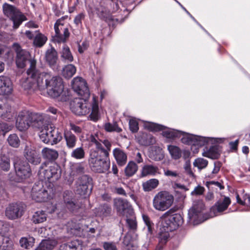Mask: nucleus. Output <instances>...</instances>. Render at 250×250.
Wrapping results in <instances>:
<instances>
[{
  "label": "nucleus",
  "instance_id": "f257e3e1",
  "mask_svg": "<svg viewBox=\"0 0 250 250\" xmlns=\"http://www.w3.org/2000/svg\"><path fill=\"white\" fill-rule=\"evenodd\" d=\"M89 145L95 146L90 151L88 164L92 171L99 173H104L110 168L109 159L111 143L108 140L102 141L97 135H91L88 138Z\"/></svg>",
  "mask_w": 250,
  "mask_h": 250
},
{
  "label": "nucleus",
  "instance_id": "f03ea898",
  "mask_svg": "<svg viewBox=\"0 0 250 250\" xmlns=\"http://www.w3.org/2000/svg\"><path fill=\"white\" fill-rule=\"evenodd\" d=\"M71 109L77 115H85L90 113V118L94 121L99 118V106L96 98L93 97L91 105H89L85 100L76 99L71 103Z\"/></svg>",
  "mask_w": 250,
  "mask_h": 250
},
{
  "label": "nucleus",
  "instance_id": "7ed1b4c3",
  "mask_svg": "<svg viewBox=\"0 0 250 250\" xmlns=\"http://www.w3.org/2000/svg\"><path fill=\"white\" fill-rule=\"evenodd\" d=\"M46 115L32 113L28 110L20 111L16 119V126L20 131L27 129L30 125L40 128L38 124L42 123Z\"/></svg>",
  "mask_w": 250,
  "mask_h": 250
},
{
  "label": "nucleus",
  "instance_id": "20e7f679",
  "mask_svg": "<svg viewBox=\"0 0 250 250\" xmlns=\"http://www.w3.org/2000/svg\"><path fill=\"white\" fill-rule=\"evenodd\" d=\"M176 208H172L160 217L161 227L163 230L172 231L177 229L183 223V219L179 213H175Z\"/></svg>",
  "mask_w": 250,
  "mask_h": 250
},
{
  "label": "nucleus",
  "instance_id": "39448f33",
  "mask_svg": "<svg viewBox=\"0 0 250 250\" xmlns=\"http://www.w3.org/2000/svg\"><path fill=\"white\" fill-rule=\"evenodd\" d=\"M44 119L42 123H40V131L39 135L40 140L45 144L51 145L57 144L62 139V133L59 129L50 124L44 125Z\"/></svg>",
  "mask_w": 250,
  "mask_h": 250
},
{
  "label": "nucleus",
  "instance_id": "423d86ee",
  "mask_svg": "<svg viewBox=\"0 0 250 250\" xmlns=\"http://www.w3.org/2000/svg\"><path fill=\"white\" fill-rule=\"evenodd\" d=\"M14 166L15 175L11 173L9 174V179L11 181L21 182L31 175L28 163L18 157L14 158Z\"/></svg>",
  "mask_w": 250,
  "mask_h": 250
},
{
  "label": "nucleus",
  "instance_id": "0eeeda50",
  "mask_svg": "<svg viewBox=\"0 0 250 250\" xmlns=\"http://www.w3.org/2000/svg\"><path fill=\"white\" fill-rule=\"evenodd\" d=\"M30 67L27 70L28 76L33 78L36 82L37 86L41 90L47 88V85L49 80L50 72H41L36 69V61L34 60H30Z\"/></svg>",
  "mask_w": 250,
  "mask_h": 250
},
{
  "label": "nucleus",
  "instance_id": "6e6552de",
  "mask_svg": "<svg viewBox=\"0 0 250 250\" xmlns=\"http://www.w3.org/2000/svg\"><path fill=\"white\" fill-rule=\"evenodd\" d=\"M174 202V197L167 191H162L156 194L153 198L152 205L158 211H164L169 208Z\"/></svg>",
  "mask_w": 250,
  "mask_h": 250
},
{
  "label": "nucleus",
  "instance_id": "1a4fd4ad",
  "mask_svg": "<svg viewBox=\"0 0 250 250\" xmlns=\"http://www.w3.org/2000/svg\"><path fill=\"white\" fill-rule=\"evenodd\" d=\"M2 10L4 15L13 21L14 29H17L26 20V17L14 5L5 2L2 5Z\"/></svg>",
  "mask_w": 250,
  "mask_h": 250
},
{
  "label": "nucleus",
  "instance_id": "9d476101",
  "mask_svg": "<svg viewBox=\"0 0 250 250\" xmlns=\"http://www.w3.org/2000/svg\"><path fill=\"white\" fill-rule=\"evenodd\" d=\"M53 195V189L49 187H44L41 182L34 184L31 193L32 198L38 202H45Z\"/></svg>",
  "mask_w": 250,
  "mask_h": 250
},
{
  "label": "nucleus",
  "instance_id": "9b49d317",
  "mask_svg": "<svg viewBox=\"0 0 250 250\" xmlns=\"http://www.w3.org/2000/svg\"><path fill=\"white\" fill-rule=\"evenodd\" d=\"M45 163L42 164L38 172V175L42 180H48L50 182L58 180L61 176V170L60 167L56 164H53L46 169H44Z\"/></svg>",
  "mask_w": 250,
  "mask_h": 250
},
{
  "label": "nucleus",
  "instance_id": "f8f14e48",
  "mask_svg": "<svg viewBox=\"0 0 250 250\" xmlns=\"http://www.w3.org/2000/svg\"><path fill=\"white\" fill-rule=\"evenodd\" d=\"M92 178L88 175L80 176L75 183L76 193L85 198L89 196L92 189Z\"/></svg>",
  "mask_w": 250,
  "mask_h": 250
},
{
  "label": "nucleus",
  "instance_id": "ddd939ff",
  "mask_svg": "<svg viewBox=\"0 0 250 250\" xmlns=\"http://www.w3.org/2000/svg\"><path fill=\"white\" fill-rule=\"evenodd\" d=\"M63 88L61 78L52 75L51 73L46 89L47 90L48 94L53 98H57L62 93Z\"/></svg>",
  "mask_w": 250,
  "mask_h": 250
},
{
  "label": "nucleus",
  "instance_id": "4468645a",
  "mask_svg": "<svg viewBox=\"0 0 250 250\" xmlns=\"http://www.w3.org/2000/svg\"><path fill=\"white\" fill-rule=\"evenodd\" d=\"M25 210L24 205L21 202L9 204L5 208L4 214L9 220H14L21 218Z\"/></svg>",
  "mask_w": 250,
  "mask_h": 250
},
{
  "label": "nucleus",
  "instance_id": "2eb2a0df",
  "mask_svg": "<svg viewBox=\"0 0 250 250\" xmlns=\"http://www.w3.org/2000/svg\"><path fill=\"white\" fill-rule=\"evenodd\" d=\"M65 18L63 17L58 19L54 24L55 34L52 37V40L54 42H65L69 37L70 33L68 29L65 27L63 23L62 22Z\"/></svg>",
  "mask_w": 250,
  "mask_h": 250
},
{
  "label": "nucleus",
  "instance_id": "dca6fc26",
  "mask_svg": "<svg viewBox=\"0 0 250 250\" xmlns=\"http://www.w3.org/2000/svg\"><path fill=\"white\" fill-rule=\"evenodd\" d=\"M205 209V205L203 201L197 200L194 202L192 207L188 211V217L193 223L201 222L202 218L203 211Z\"/></svg>",
  "mask_w": 250,
  "mask_h": 250
},
{
  "label": "nucleus",
  "instance_id": "f3484780",
  "mask_svg": "<svg viewBox=\"0 0 250 250\" xmlns=\"http://www.w3.org/2000/svg\"><path fill=\"white\" fill-rule=\"evenodd\" d=\"M72 87L83 98L89 97L90 92L85 81L81 77H76L71 82Z\"/></svg>",
  "mask_w": 250,
  "mask_h": 250
},
{
  "label": "nucleus",
  "instance_id": "a211bd4d",
  "mask_svg": "<svg viewBox=\"0 0 250 250\" xmlns=\"http://www.w3.org/2000/svg\"><path fill=\"white\" fill-rule=\"evenodd\" d=\"M14 47L17 53L16 63L17 67L21 68H24L29 60V53L28 51L22 49L18 43H14Z\"/></svg>",
  "mask_w": 250,
  "mask_h": 250
},
{
  "label": "nucleus",
  "instance_id": "6ab92c4d",
  "mask_svg": "<svg viewBox=\"0 0 250 250\" xmlns=\"http://www.w3.org/2000/svg\"><path fill=\"white\" fill-rule=\"evenodd\" d=\"M182 136H183L181 139L182 142L189 145L202 146L206 145L208 142V140L206 138L187 134L185 132H184V134Z\"/></svg>",
  "mask_w": 250,
  "mask_h": 250
},
{
  "label": "nucleus",
  "instance_id": "aec40b11",
  "mask_svg": "<svg viewBox=\"0 0 250 250\" xmlns=\"http://www.w3.org/2000/svg\"><path fill=\"white\" fill-rule=\"evenodd\" d=\"M231 203V200L229 197L222 196L211 208L210 211L215 215L226 210Z\"/></svg>",
  "mask_w": 250,
  "mask_h": 250
},
{
  "label": "nucleus",
  "instance_id": "412c9836",
  "mask_svg": "<svg viewBox=\"0 0 250 250\" xmlns=\"http://www.w3.org/2000/svg\"><path fill=\"white\" fill-rule=\"evenodd\" d=\"M63 201L66 208L71 212L76 211L80 206L74 198L73 193L69 190L65 191L63 194Z\"/></svg>",
  "mask_w": 250,
  "mask_h": 250
},
{
  "label": "nucleus",
  "instance_id": "4be33fe9",
  "mask_svg": "<svg viewBox=\"0 0 250 250\" xmlns=\"http://www.w3.org/2000/svg\"><path fill=\"white\" fill-rule=\"evenodd\" d=\"M113 205L117 212L122 215H125V212H132L131 206L126 200L120 198L114 199Z\"/></svg>",
  "mask_w": 250,
  "mask_h": 250
},
{
  "label": "nucleus",
  "instance_id": "5701e85b",
  "mask_svg": "<svg viewBox=\"0 0 250 250\" xmlns=\"http://www.w3.org/2000/svg\"><path fill=\"white\" fill-rule=\"evenodd\" d=\"M24 155L28 162L35 165L39 164L42 160L40 154L37 151L29 148L27 146L24 149Z\"/></svg>",
  "mask_w": 250,
  "mask_h": 250
},
{
  "label": "nucleus",
  "instance_id": "b1692460",
  "mask_svg": "<svg viewBox=\"0 0 250 250\" xmlns=\"http://www.w3.org/2000/svg\"><path fill=\"white\" fill-rule=\"evenodd\" d=\"M13 90V84L10 79L5 76H0V95H8Z\"/></svg>",
  "mask_w": 250,
  "mask_h": 250
},
{
  "label": "nucleus",
  "instance_id": "393cba45",
  "mask_svg": "<svg viewBox=\"0 0 250 250\" xmlns=\"http://www.w3.org/2000/svg\"><path fill=\"white\" fill-rule=\"evenodd\" d=\"M58 53L53 47L48 49L45 53V60L49 66L53 69L58 68Z\"/></svg>",
  "mask_w": 250,
  "mask_h": 250
},
{
  "label": "nucleus",
  "instance_id": "a878e982",
  "mask_svg": "<svg viewBox=\"0 0 250 250\" xmlns=\"http://www.w3.org/2000/svg\"><path fill=\"white\" fill-rule=\"evenodd\" d=\"M113 155L119 166L123 167L126 164L127 156L124 150L119 148H115L113 150Z\"/></svg>",
  "mask_w": 250,
  "mask_h": 250
},
{
  "label": "nucleus",
  "instance_id": "bb28decb",
  "mask_svg": "<svg viewBox=\"0 0 250 250\" xmlns=\"http://www.w3.org/2000/svg\"><path fill=\"white\" fill-rule=\"evenodd\" d=\"M112 209L111 206L107 204L101 205L95 210L96 216L102 219L110 217L112 215Z\"/></svg>",
  "mask_w": 250,
  "mask_h": 250
},
{
  "label": "nucleus",
  "instance_id": "cd10ccee",
  "mask_svg": "<svg viewBox=\"0 0 250 250\" xmlns=\"http://www.w3.org/2000/svg\"><path fill=\"white\" fill-rule=\"evenodd\" d=\"M159 171V168L156 166L145 165L141 169L140 177H145L148 175L155 176L160 173Z\"/></svg>",
  "mask_w": 250,
  "mask_h": 250
},
{
  "label": "nucleus",
  "instance_id": "c85d7f7f",
  "mask_svg": "<svg viewBox=\"0 0 250 250\" xmlns=\"http://www.w3.org/2000/svg\"><path fill=\"white\" fill-rule=\"evenodd\" d=\"M64 138L66 147L69 150L73 149L78 141L77 137L70 131H66L64 133Z\"/></svg>",
  "mask_w": 250,
  "mask_h": 250
},
{
  "label": "nucleus",
  "instance_id": "c756f323",
  "mask_svg": "<svg viewBox=\"0 0 250 250\" xmlns=\"http://www.w3.org/2000/svg\"><path fill=\"white\" fill-rule=\"evenodd\" d=\"M0 117L5 120L12 119L13 115L11 112V108L8 104L0 99Z\"/></svg>",
  "mask_w": 250,
  "mask_h": 250
},
{
  "label": "nucleus",
  "instance_id": "7c9ffc66",
  "mask_svg": "<svg viewBox=\"0 0 250 250\" xmlns=\"http://www.w3.org/2000/svg\"><path fill=\"white\" fill-rule=\"evenodd\" d=\"M42 155L44 159L49 162L55 161L58 157V151L54 149L44 147L42 150Z\"/></svg>",
  "mask_w": 250,
  "mask_h": 250
},
{
  "label": "nucleus",
  "instance_id": "2f4dec72",
  "mask_svg": "<svg viewBox=\"0 0 250 250\" xmlns=\"http://www.w3.org/2000/svg\"><path fill=\"white\" fill-rule=\"evenodd\" d=\"M57 244L58 242L55 239H44L35 250H52Z\"/></svg>",
  "mask_w": 250,
  "mask_h": 250
},
{
  "label": "nucleus",
  "instance_id": "473e14b6",
  "mask_svg": "<svg viewBox=\"0 0 250 250\" xmlns=\"http://www.w3.org/2000/svg\"><path fill=\"white\" fill-rule=\"evenodd\" d=\"M33 80L35 81V79L30 76H29L28 78H22L20 80V85L25 90L31 89L34 90L37 85L36 83H35L33 82Z\"/></svg>",
  "mask_w": 250,
  "mask_h": 250
},
{
  "label": "nucleus",
  "instance_id": "72a5a7b5",
  "mask_svg": "<svg viewBox=\"0 0 250 250\" xmlns=\"http://www.w3.org/2000/svg\"><path fill=\"white\" fill-rule=\"evenodd\" d=\"M138 170V166L136 163L133 161H129L125 167L124 172L127 177H131L136 173Z\"/></svg>",
  "mask_w": 250,
  "mask_h": 250
},
{
  "label": "nucleus",
  "instance_id": "f704fd0d",
  "mask_svg": "<svg viewBox=\"0 0 250 250\" xmlns=\"http://www.w3.org/2000/svg\"><path fill=\"white\" fill-rule=\"evenodd\" d=\"M218 146H212L208 150L203 152V156L212 159H217L220 156Z\"/></svg>",
  "mask_w": 250,
  "mask_h": 250
},
{
  "label": "nucleus",
  "instance_id": "c9c22d12",
  "mask_svg": "<svg viewBox=\"0 0 250 250\" xmlns=\"http://www.w3.org/2000/svg\"><path fill=\"white\" fill-rule=\"evenodd\" d=\"M35 33L36 34L34 38L33 45L36 47H41L45 43L47 38L39 31H36Z\"/></svg>",
  "mask_w": 250,
  "mask_h": 250
},
{
  "label": "nucleus",
  "instance_id": "e433bc0d",
  "mask_svg": "<svg viewBox=\"0 0 250 250\" xmlns=\"http://www.w3.org/2000/svg\"><path fill=\"white\" fill-rule=\"evenodd\" d=\"M163 135L168 139H175L179 138L184 134L183 131L173 129H169L163 131Z\"/></svg>",
  "mask_w": 250,
  "mask_h": 250
},
{
  "label": "nucleus",
  "instance_id": "4c0bfd02",
  "mask_svg": "<svg viewBox=\"0 0 250 250\" xmlns=\"http://www.w3.org/2000/svg\"><path fill=\"white\" fill-rule=\"evenodd\" d=\"M47 214L45 211L39 210L35 212L32 217V221L35 224L42 223L46 220Z\"/></svg>",
  "mask_w": 250,
  "mask_h": 250
},
{
  "label": "nucleus",
  "instance_id": "58836bf2",
  "mask_svg": "<svg viewBox=\"0 0 250 250\" xmlns=\"http://www.w3.org/2000/svg\"><path fill=\"white\" fill-rule=\"evenodd\" d=\"M159 183L158 180L151 179L143 183V188L145 191H149L155 188L158 186Z\"/></svg>",
  "mask_w": 250,
  "mask_h": 250
},
{
  "label": "nucleus",
  "instance_id": "ea45409f",
  "mask_svg": "<svg viewBox=\"0 0 250 250\" xmlns=\"http://www.w3.org/2000/svg\"><path fill=\"white\" fill-rule=\"evenodd\" d=\"M76 67L71 64L65 65L62 69V75L66 79L71 78L76 73Z\"/></svg>",
  "mask_w": 250,
  "mask_h": 250
},
{
  "label": "nucleus",
  "instance_id": "a19ab883",
  "mask_svg": "<svg viewBox=\"0 0 250 250\" xmlns=\"http://www.w3.org/2000/svg\"><path fill=\"white\" fill-rule=\"evenodd\" d=\"M167 149L172 157L174 160H178L182 156V151L180 148L175 146L169 145Z\"/></svg>",
  "mask_w": 250,
  "mask_h": 250
},
{
  "label": "nucleus",
  "instance_id": "79ce46f5",
  "mask_svg": "<svg viewBox=\"0 0 250 250\" xmlns=\"http://www.w3.org/2000/svg\"><path fill=\"white\" fill-rule=\"evenodd\" d=\"M61 57L68 62H72L73 61V56L68 46L64 44L61 52Z\"/></svg>",
  "mask_w": 250,
  "mask_h": 250
},
{
  "label": "nucleus",
  "instance_id": "37998d69",
  "mask_svg": "<svg viewBox=\"0 0 250 250\" xmlns=\"http://www.w3.org/2000/svg\"><path fill=\"white\" fill-rule=\"evenodd\" d=\"M10 168V159L5 155L0 156V169L8 171Z\"/></svg>",
  "mask_w": 250,
  "mask_h": 250
},
{
  "label": "nucleus",
  "instance_id": "c03bdc74",
  "mask_svg": "<svg viewBox=\"0 0 250 250\" xmlns=\"http://www.w3.org/2000/svg\"><path fill=\"white\" fill-rule=\"evenodd\" d=\"M7 141L8 144L12 147L18 148L20 146V140L16 134L10 135L8 136Z\"/></svg>",
  "mask_w": 250,
  "mask_h": 250
},
{
  "label": "nucleus",
  "instance_id": "a18cd8bd",
  "mask_svg": "<svg viewBox=\"0 0 250 250\" xmlns=\"http://www.w3.org/2000/svg\"><path fill=\"white\" fill-rule=\"evenodd\" d=\"M71 157L76 159H82L84 157L85 152L83 147H77L72 149Z\"/></svg>",
  "mask_w": 250,
  "mask_h": 250
},
{
  "label": "nucleus",
  "instance_id": "49530a36",
  "mask_svg": "<svg viewBox=\"0 0 250 250\" xmlns=\"http://www.w3.org/2000/svg\"><path fill=\"white\" fill-rule=\"evenodd\" d=\"M143 137H147V139L140 140V143L144 146H149L153 145L155 142L154 137L150 134L145 132L143 133Z\"/></svg>",
  "mask_w": 250,
  "mask_h": 250
},
{
  "label": "nucleus",
  "instance_id": "de8ad7c7",
  "mask_svg": "<svg viewBox=\"0 0 250 250\" xmlns=\"http://www.w3.org/2000/svg\"><path fill=\"white\" fill-rule=\"evenodd\" d=\"M193 165L194 167H198L199 170H201L207 167L208 161L204 158H198L194 160Z\"/></svg>",
  "mask_w": 250,
  "mask_h": 250
},
{
  "label": "nucleus",
  "instance_id": "09e8293b",
  "mask_svg": "<svg viewBox=\"0 0 250 250\" xmlns=\"http://www.w3.org/2000/svg\"><path fill=\"white\" fill-rule=\"evenodd\" d=\"M67 229L71 234L75 235L79 234L81 231V228L79 225L72 222L68 223Z\"/></svg>",
  "mask_w": 250,
  "mask_h": 250
},
{
  "label": "nucleus",
  "instance_id": "8fccbe9b",
  "mask_svg": "<svg viewBox=\"0 0 250 250\" xmlns=\"http://www.w3.org/2000/svg\"><path fill=\"white\" fill-rule=\"evenodd\" d=\"M104 128L108 132L116 131L117 132H120L122 130L116 123H115L113 125L109 123H106L104 125Z\"/></svg>",
  "mask_w": 250,
  "mask_h": 250
},
{
  "label": "nucleus",
  "instance_id": "3c124183",
  "mask_svg": "<svg viewBox=\"0 0 250 250\" xmlns=\"http://www.w3.org/2000/svg\"><path fill=\"white\" fill-rule=\"evenodd\" d=\"M0 250H13V244L12 241L7 238L3 239L2 243L0 242Z\"/></svg>",
  "mask_w": 250,
  "mask_h": 250
},
{
  "label": "nucleus",
  "instance_id": "603ef678",
  "mask_svg": "<svg viewBox=\"0 0 250 250\" xmlns=\"http://www.w3.org/2000/svg\"><path fill=\"white\" fill-rule=\"evenodd\" d=\"M162 229L163 228H162ZM162 231H163V229H162ZM164 232H161L159 234V243L165 245L168 241L169 234L168 233L169 231H167L166 230H164Z\"/></svg>",
  "mask_w": 250,
  "mask_h": 250
},
{
  "label": "nucleus",
  "instance_id": "864d4df0",
  "mask_svg": "<svg viewBox=\"0 0 250 250\" xmlns=\"http://www.w3.org/2000/svg\"><path fill=\"white\" fill-rule=\"evenodd\" d=\"M146 127L151 131H157L164 129L163 125L153 123H150L145 125Z\"/></svg>",
  "mask_w": 250,
  "mask_h": 250
},
{
  "label": "nucleus",
  "instance_id": "5fc2aeb1",
  "mask_svg": "<svg viewBox=\"0 0 250 250\" xmlns=\"http://www.w3.org/2000/svg\"><path fill=\"white\" fill-rule=\"evenodd\" d=\"M72 172L77 174L84 173V167L81 164H77L73 166Z\"/></svg>",
  "mask_w": 250,
  "mask_h": 250
},
{
  "label": "nucleus",
  "instance_id": "6e6d98bb",
  "mask_svg": "<svg viewBox=\"0 0 250 250\" xmlns=\"http://www.w3.org/2000/svg\"><path fill=\"white\" fill-rule=\"evenodd\" d=\"M77 248L73 242L63 244L60 247L59 250H76Z\"/></svg>",
  "mask_w": 250,
  "mask_h": 250
},
{
  "label": "nucleus",
  "instance_id": "4d7b16f0",
  "mask_svg": "<svg viewBox=\"0 0 250 250\" xmlns=\"http://www.w3.org/2000/svg\"><path fill=\"white\" fill-rule=\"evenodd\" d=\"M221 167V164L219 162H215L214 163V168L213 170L212 171V172L211 174L208 175V177L209 178H214V175L218 173V172L220 171V167Z\"/></svg>",
  "mask_w": 250,
  "mask_h": 250
},
{
  "label": "nucleus",
  "instance_id": "13d9d810",
  "mask_svg": "<svg viewBox=\"0 0 250 250\" xmlns=\"http://www.w3.org/2000/svg\"><path fill=\"white\" fill-rule=\"evenodd\" d=\"M111 191L115 194L126 196V192L123 188L118 187L117 186H112L111 187Z\"/></svg>",
  "mask_w": 250,
  "mask_h": 250
},
{
  "label": "nucleus",
  "instance_id": "bf43d9fd",
  "mask_svg": "<svg viewBox=\"0 0 250 250\" xmlns=\"http://www.w3.org/2000/svg\"><path fill=\"white\" fill-rule=\"evenodd\" d=\"M129 128L132 132H136L139 129L138 123L134 119H130L129 122Z\"/></svg>",
  "mask_w": 250,
  "mask_h": 250
},
{
  "label": "nucleus",
  "instance_id": "052dcab7",
  "mask_svg": "<svg viewBox=\"0 0 250 250\" xmlns=\"http://www.w3.org/2000/svg\"><path fill=\"white\" fill-rule=\"evenodd\" d=\"M20 244L21 247L27 249L32 246L31 242L28 241L26 237H22L20 240Z\"/></svg>",
  "mask_w": 250,
  "mask_h": 250
},
{
  "label": "nucleus",
  "instance_id": "680f3d73",
  "mask_svg": "<svg viewBox=\"0 0 250 250\" xmlns=\"http://www.w3.org/2000/svg\"><path fill=\"white\" fill-rule=\"evenodd\" d=\"M205 191V188L201 186L196 187L194 190L191 192L192 195H202Z\"/></svg>",
  "mask_w": 250,
  "mask_h": 250
},
{
  "label": "nucleus",
  "instance_id": "e2e57ef3",
  "mask_svg": "<svg viewBox=\"0 0 250 250\" xmlns=\"http://www.w3.org/2000/svg\"><path fill=\"white\" fill-rule=\"evenodd\" d=\"M126 223L129 229L135 231L137 229V225L136 221L132 219H127Z\"/></svg>",
  "mask_w": 250,
  "mask_h": 250
},
{
  "label": "nucleus",
  "instance_id": "0e129e2a",
  "mask_svg": "<svg viewBox=\"0 0 250 250\" xmlns=\"http://www.w3.org/2000/svg\"><path fill=\"white\" fill-rule=\"evenodd\" d=\"M103 247L105 250H118L115 244L112 242H104Z\"/></svg>",
  "mask_w": 250,
  "mask_h": 250
},
{
  "label": "nucleus",
  "instance_id": "69168bd1",
  "mask_svg": "<svg viewBox=\"0 0 250 250\" xmlns=\"http://www.w3.org/2000/svg\"><path fill=\"white\" fill-rule=\"evenodd\" d=\"M8 225L3 221L0 220V234L4 235L8 231Z\"/></svg>",
  "mask_w": 250,
  "mask_h": 250
},
{
  "label": "nucleus",
  "instance_id": "338daca9",
  "mask_svg": "<svg viewBox=\"0 0 250 250\" xmlns=\"http://www.w3.org/2000/svg\"><path fill=\"white\" fill-rule=\"evenodd\" d=\"M85 15L83 13H80L77 15L74 20V23L76 25L79 26L82 24V21L84 19Z\"/></svg>",
  "mask_w": 250,
  "mask_h": 250
},
{
  "label": "nucleus",
  "instance_id": "774afa93",
  "mask_svg": "<svg viewBox=\"0 0 250 250\" xmlns=\"http://www.w3.org/2000/svg\"><path fill=\"white\" fill-rule=\"evenodd\" d=\"M184 168L186 172L191 176H194V174L191 170V166L189 161H187L184 166Z\"/></svg>",
  "mask_w": 250,
  "mask_h": 250
}]
</instances>
